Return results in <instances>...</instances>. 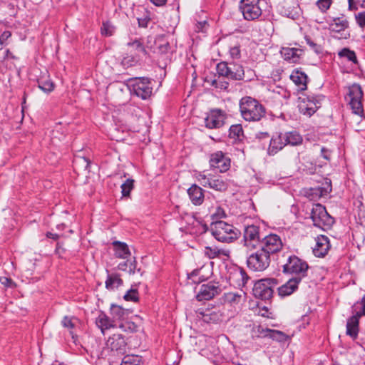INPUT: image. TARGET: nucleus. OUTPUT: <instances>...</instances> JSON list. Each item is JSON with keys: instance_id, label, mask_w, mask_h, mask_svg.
<instances>
[{"instance_id": "1", "label": "nucleus", "mask_w": 365, "mask_h": 365, "mask_svg": "<svg viewBox=\"0 0 365 365\" xmlns=\"http://www.w3.org/2000/svg\"><path fill=\"white\" fill-rule=\"evenodd\" d=\"M239 110L242 119L249 123H257L265 117V107L256 98L244 96L239 101Z\"/></svg>"}, {"instance_id": "2", "label": "nucleus", "mask_w": 365, "mask_h": 365, "mask_svg": "<svg viewBox=\"0 0 365 365\" xmlns=\"http://www.w3.org/2000/svg\"><path fill=\"white\" fill-rule=\"evenodd\" d=\"M212 235L219 242L231 243L237 240L240 234L233 225L224 221L216 220L210 225Z\"/></svg>"}, {"instance_id": "3", "label": "nucleus", "mask_w": 365, "mask_h": 365, "mask_svg": "<svg viewBox=\"0 0 365 365\" xmlns=\"http://www.w3.org/2000/svg\"><path fill=\"white\" fill-rule=\"evenodd\" d=\"M324 96L321 94L302 93L298 98V108L300 113L311 117L321 107Z\"/></svg>"}, {"instance_id": "4", "label": "nucleus", "mask_w": 365, "mask_h": 365, "mask_svg": "<svg viewBox=\"0 0 365 365\" xmlns=\"http://www.w3.org/2000/svg\"><path fill=\"white\" fill-rule=\"evenodd\" d=\"M263 237L259 226L255 225L245 226L241 245L245 249L247 253L252 252L259 248Z\"/></svg>"}, {"instance_id": "5", "label": "nucleus", "mask_w": 365, "mask_h": 365, "mask_svg": "<svg viewBox=\"0 0 365 365\" xmlns=\"http://www.w3.org/2000/svg\"><path fill=\"white\" fill-rule=\"evenodd\" d=\"M310 218L314 226L324 231L330 230L335 222L334 218L327 212L326 207L319 203L313 205Z\"/></svg>"}, {"instance_id": "6", "label": "nucleus", "mask_w": 365, "mask_h": 365, "mask_svg": "<svg viewBox=\"0 0 365 365\" xmlns=\"http://www.w3.org/2000/svg\"><path fill=\"white\" fill-rule=\"evenodd\" d=\"M250 252L246 261L247 266L250 270L263 272L269 267L271 257L263 249L257 248Z\"/></svg>"}, {"instance_id": "7", "label": "nucleus", "mask_w": 365, "mask_h": 365, "mask_svg": "<svg viewBox=\"0 0 365 365\" xmlns=\"http://www.w3.org/2000/svg\"><path fill=\"white\" fill-rule=\"evenodd\" d=\"M347 90L346 100L349 102L352 113L360 117H364V111L362 103L364 93L361 86L358 83H353L348 86Z\"/></svg>"}, {"instance_id": "8", "label": "nucleus", "mask_w": 365, "mask_h": 365, "mask_svg": "<svg viewBox=\"0 0 365 365\" xmlns=\"http://www.w3.org/2000/svg\"><path fill=\"white\" fill-rule=\"evenodd\" d=\"M278 284V280L274 278H264L255 282L253 294L255 297L262 300H269L272 297L274 288Z\"/></svg>"}, {"instance_id": "9", "label": "nucleus", "mask_w": 365, "mask_h": 365, "mask_svg": "<svg viewBox=\"0 0 365 365\" xmlns=\"http://www.w3.org/2000/svg\"><path fill=\"white\" fill-rule=\"evenodd\" d=\"M308 269V264L296 255L289 256L283 265L284 273L295 274L294 277H300L301 280L307 275Z\"/></svg>"}, {"instance_id": "10", "label": "nucleus", "mask_w": 365, "mask_h": 365, "mask_svg": "<svg viewBox=\"0 0 365 365\" xmlns=\"http://www.w3.org/2000/svg\"><path fill=\"white\" fill-rule=\"evenodd\" d=\"M239 9L247 21L258 19L262 14V10L259 6V0H241Z\"/></svg>"}, {"instance_id": "11", "label": "nucleus", "mask_w": 365, "mask_h": 365, "mask_svg": "<svg viewBox=\"0 0 365 365\" xmlns=\"http://www.w3.org/2000/svg\"><path fill=\"white\" fill-rule=\"evenodd\" d=\"M133 94L146 100L150 97L153 92L150 79L146 77L131 78Z\"/></svg>"}, {"instance_id": "12", "label": "nucleus", "mask_w": 365, "mask_h": 365, "mask_svg": "<svg viewBox=\"0 0 365 365\" xmlns=\"http://www.w3.org/2000/svg\"><path fill=\"white\" fill-rule=\"evenodd\" d=\"M227 118V113L220 108L210 109L204 118L205 126L208 129H219L222 128Z\"/></svg>"}, {"instance_id": "13", "label": "nucleus", "mask_w": 365, "mask_h": 365, "mask_svg": "<svg viewBox=\"0 0 365 365\" xmlns=\"http://www.w3.org/2000/svg\"><path fill=\"white\" fill-rule=\"evenodd\" d=\"M283 247L282 240L276 234L264 236L259 248L263 249L270 257L279 252Z\"/></svg>"}, {"instance_id": "14", "label": "nucleus", "mask_w": 365, "mask_h": 365, "mask_svg": "<svg viewBox=\"0 0 365 365\" xmlns=\"http://www.w3.org/2000/svg\"><path fill=\"white\" fill-rule=\"evenodd\" d=\"M131 85V78H125L120 74L115 75V94L125 101H129L133 94Z\"/></svg>"}, {"instance_id": "15", "label": "nucleus", "mask_w": 365, "mask_h": 365, "mask_svg": "<svg viewBox=\"0 0 365 365\" xmlns=\"http://www.w3.org/2000/svg\"><path fill=\"white\" fill-rule=\"evenodd\" d=\"M129 312L120 306L115 305V329L123 332H132L134 329V323L128 320Z\"/></svg>"}, {"instance_id": "16", "label": "nucleus", "mask_w": 365, "mask_h": 365, "mask_svg": "<svg viewBox=\"0 0 365 365\" xmlns=\"http://www.w3.org/2000/svg\"><path fill=\"white\" fill-rule=\"evenodd\" d=\"M222 289L219 282H210L200 286L196 295L198 301L210 300L220 294Z\"/></svg>"}, {"instance_id": "17", "label": "nucleus", "mask_w": 365, "mask_h": 365, "mask_svg": "<svg viewBox=\"0 0 365 365\" xmlns=\"http://www.w3.org/2000/svg\"><path fill=\"white\" fill-rule=\"evenodd\" d=\"M209 162L211 168L218 169L220 173H225L230 168V159L222 151L212 153Z\"/></svg>"}, {"instance_id": "18", "label": "nucleus", "mask_w": 365, "mask_h": 365, "mask_svg": "<svg viewBox=\"0 0 365 365\" xmlns=\"http://www.w3.org/2000/svg\"><path fill=\"white\" fill-rule=\"evenodd\" d=\"M249 279L245 270L240 267H233L229 274L230 283L238 288L245 287Z\"/></svg>"}, {"instance_id": "19", "label": "nucleus", "mask_w": 365, "mask_h": 365, "mask_svg": "<svg viewBox=\"0 0 365 365\" xmlns=\"http://www.w3.org/2000/svg\"><path fill=\"white\" fill-rule=\"evenodd\" d=\"M331 247L329 239L326 235H319L316 239V245L313 249L314 255L317 257H324Z\"/></svg>"}, {"instance_id": "20", "label": "nucleus", "mask_w": 365, "mask_h": 365, "mask_svg": "<svg viewBox=\"0 0 365 365\" xmlns=\"http://www.w3.org/2000/svg\"><path fill=\"white\" fill-rule=\"evenodd\" d=\"M91 162L88 158L76 154L73 160V167L78 174H88L90 173Z\"/></svg>"}, {"instance_id": "21", "label": "nucleus", "mask_w": 365, "mask_h": 365, "mask_svg": "<svg viewBox=\"0 0 365 365\" xmlns=\"http://www.w3.org/2000/svg\"><path fill=\"white\" fill-rule=\"evenodd\" d=\"M284 138L283 133H277L272 135L267 149L269 155H274L286 146Z\"/></svg>"}, {"instance_id": "22", "label": "nucleus", "mask_w": 365, "mask_h": 365, "mask_svg": "<svg viewBox=\"0 0 365 365\" xmlns=\"http://www.w3.org/2000/svg\"><path fill=\"white\" fill-rule=\"evenodd\" d=\"M290 79L297 86L299 91H304L307 88L308 76L301 68L293 70Z\"/></svg>"}, {"instance_id": "23", "label": "nucleus", "mask_w": 365, "mask_h": 365, "mask_svg": "<svg viewBox=\"0 0 365 365\" xmlns=\"http://www.w3.org/2000/svg\"><path fill=\"white\" fill-rule=\"evenodd\" d=\"M303 52V50L299 48L282 47L280 50V53L284 59L291 63H298Z\"/></svg>"}, {"instance_id": "24", "label": "nucleus", "mask_w": 365, "mask_h": 365, "mask_svg": "<svg viewBox=\"0 0 365 365\" xmlns=\"http://www.w3.org/2000/svg\"><path fill=\"white\" fill-rule=\"evenodd\" d=\"M301 282L300 277H292L289 279L285 284L278 287V294L282 297H285L291 295L295 292L298 285Z\"/></svg>"}, {"instance_id": "25", "label": "nucleus", "mask_w": 365, "mask_h": 365, "mask_svg": "<svg viewBox=\"0 0 365 365\" xmlns=\"http://www.w3.org/2000/svg\"><path fill=\"white\" fill-rule=\"evenodd\" d=\"M187 194L191 202L194 205H200L204 202V190L196 184H193L187 189Z\"/></svg>"}, {"instance_id": "26", "label": "nucleus", "mask_w": 365, "mask_h": 365, "mask_svg": "<svg viewBox=\"0 0 365 365\" xmlns=\"http://www.w3.org/2000/svg\"><path fill=\"white\" fill-rule=\"evenodd\" d=\"M96 324L104 335L108 330L114 327V321L110 319L104 312H102L96 318Z\"/></svg>"}, {"instance_id": "27", "label": "nucleus", "mask_w": 365, "mask_h": 365, "mask_svg": "<svg viewBox=\"0 0 365 365\" xmlns=\"http://www.w3.org/2000/svg\"><path fill=\"white\" fill-rule=\"evenodd\" d=\"M349 21L346 16L342 14L340 17H335L333 19L332 22L329 24V30L331 32L340 33L344 31L349 28Z\"/></svg>"}, {"instance_id": "28", "label": "nucleus", "mask_w": 365, "mask_h": 365, "mask_svg": "<svg viewBox=\"0 0 365 365\" xmlns=\"http://www.w3.org/2000/svg\"><path fill=\"white\" fill-rule=\"evenodd\" d=\"M359 317L355 314L347 319L346 334L353 339H356L359 332Z\"/></svg>"}, {"instance_id": "29", "label": "nucleus", "mask_w": 365, "mask_h": 365, "mask_svg": "<svg viewBox=\"0 0 365 365\" xmlns=\"http://www.w3.org/2000/svg\"><path fill=\"white\" fill-rule=\"evenodd\" d=\"M245 71L242 65L230 63L227 78L232 80L240 81L244 78Z\"/></svg>"}, {"instance_id": "30", "label": "nucleus", "mask_w": 365, "mask_h": 365, "mask_svg": "<svg viewBox=\"0 0 365 365\" xmlns=\"http://www.w3.org/2000/svg\"><path fill=\"white\" fill-rule=\"evenodd\" d=\"M284 140L286 145L297 146L303 142L302 136L297 131H289L283 133Z\"/></svg>"}, {"instance_id": "31", "label": "nucleus", "mask_w": 365, "mask_h": 365, "mask_svg": "<svg viewBox=\"0 0 365 365\" xmlns=\"http://www.w3.org/2000/svg\"><path fill=\"white\" fill-rule=\"evenodd\" d=\"M204 253L209 259L230 256V251L228 250L220 249L217 247L207 246L205 247Z\"/></svg>"}, {"instance_id": "32", "label": "nucleus", "mask_w": 365, "mask_h": 365, "mask_svg": "<svg viewBox=\"0 0 365 365\" xmlns=\"http://www.w3.org/2000/svg\"><path fill=\"white\" fill-rule=\"evenodd\" d=\"M261 334H263L265 337H268L279 342H284L288 339V336L279 330L266 329H262Z\"/></svg>"}, {"instance_id": "33", "label": "nucleus", "mask_w": 365, "mask_h": 365, "mask_svg": "<svg viewBox=\"0 0 365 365\" xmlns=\"http://www.w3.org/2000/svg\"><path fill=\"white\" fill-rule=\"evenodd\" d=\"M209 187L216 191L225 192L229 187V183L227 180L222 177H212V181L209 184Z\"/></svg>"}, {"instance_id": "34", "label": "nucleus", "mask_w": 365, "mask_h": 365, "mask_svg": "<svg viewBox=\"0 0 365 365\" xmlns=\"http://www.w3.org/2000/svg\"><path fill=\"white\" fill-rule=\"evenodd\" d=\"M241 43L239 38L237 37H232L230 38V49L229 53L231 58L234 59H239L241 57Z\"/></svg>"}, {"instance_id": "35", "label": "nucleus", "mask_w": 365, "mask_h": 365, "mask_svg": "<svg viewBox=\"0 0 365 365\" xmlns=\"http://www.w3.org/2000/svg\"><path fill=\"white\" fill-rule=\"evenodd\" d=\"M114 347V339L109 336L107 340L105 346L103 348L101 351L102 358H107L110 365H111V359L113 356V351Z\"/></svg>"}, {"instance_id": "36", "label": "nucleus", "mask_w": 365, "mask_h": 365, "mask_svg": "<svg viewBox=\"0 0 365 365\" xmlns=\"http://www.w3.org/2000/svg\"><path fill=\"white\" fill-rule=\"evenodd\" d=\"M130 256V252L126 243L115 240V257L125 259Z\"/></svg>"}, {"instance_id": "37", "label": "nucleus", "mask_w": 365, "mask_h": 365, "mask_svg": "<svg viewBox=\"0 0 365 365\" xmlns=\"http://www.w3.org/2000/svg\"><path fill=\"white\" fill-rule=\"evenodd\" d=\"M339 58H346L347 61L352 62L354 64H358L359 61L355 51L349 48H344L338 52Z\"/></svg>"}, {"instance_id": "38", "label": "nucleus", "mask_w": 365, "mask_h": 365, "mask_svg": "<svg viewBox=\"0 0 365 365\" xmlns=\"http://www.w3.org/2000/svg\"><path fill=\"white\" fill-rule=\"evenodd\" d=\"M197 317L206 323L215 322L218 319L217 314L215 312L207 310L205 312L200 309L197 312Z\"/></svg>"}, {"instance_id": "39", "label": "nucleus", "mask_w": 365, "mask_h": 365, "mask_svg": "<svg viewBox=\"0 0 365 365\" xmlns=\"http://www.w3.org/2000/svg\"><path fill=\"white\" fill-rule=\"evenodd\" d=\"M118 269L122 271H125L130 274H134L136 269V261L134 259L133 261H125L118 264Z\"/></svg>"}, {"instance_id": "40", "label": "nucleus", "mask_w": 365, "mask_h": 365, "mask_svg": "<svg viewBox=\"0 0 365 365\" xmlns=\"http://www.w3.org/2000/svg\"><path fill=\"white\" fill-rule=\"evenodd\" d=\"M38 87L45 93H50L53 91L55 85L53 82L48 78L44 79L41 78L38 80Z\"/></svg>"}, {"instance_id": "41", "label": "nucleus", "mask_w": 365, "mask_h": 365, "mask_svg": "<svg viewBox=\"0 0 365 365\" xmlns=\"http://www.w3.org/2000/svg\"><path fill=\"white\" fill-rule=\"evenodd\" d=\"M243 135L244 131L241 124H235L230 126L229 129V136L231 138L240 140Z\"/></svg>"}, {"instance_id": "42", "label": "nucleus", "mask_w": 365, "mask_h": 365, "mask_svg": "<svg viewBox=\"0 0 365 365\" xmlns=\"http://www.w3.org/2000/svg\"><path fill=\"white\" fill-rule=\"evenodd\" d=\"M120 365H143V361L138 355H126L122 359Z\"/></svg>"}, {"instance_id": "43", "label": "nucleus", "mask_w": 365, "mask_h": 365, "mask_svg": "<svg viewBox=\"0 0 365 365\" xmlns=\"http://www.w3.org/2000/svg\"><path fill=\"white\" fill-rule=\"evenodd\" d=\"M134 180L127 179L120 186L122 197H129L130 192L134 188Z\"/></svg>"}, {"instance_id": "44", "label": "nucleus", "mask_w": 365, "mask_h": 365, "mask_svg": "<svg viewBox=\"0 0 365 365\" xmlns=\"http://www.w3.org/2000/svg\"><path fill=\"white\" fill-rule=\"evenodd\" d=\"M242 298V294L238 292H229L225 294V300L231 304H239Z\"/></svg>"}, {"instance_id": "45", "label": "nucleus", "mask_w": 365, "mask_h": 365, "mask_svg": "<svg viewBox=\"0 0 365 365\" xmlns=\"http://www.w3.org/2000/svg\"><path fill=\"white\" fill-rule=\"evenodd\" d=\"M202 268L196 269L192 270L190 274H187L189 279H192L194 282L200 283L206 279L204 276L200 275V272Z\"/></svg>"}, {"instance_id": "46", "label": "nucleus", "mask_w": 365, "mask_h": 365, "mask_svg": "<svg viewBox=\"0 0 365 365\" xmlns=\"http://www.w3.org/2000/svg\"><path fill=\"white\" fill-rule=\"evenodd\" d=\"M115 335H118V339H116L118 341L117 344L118 345V347L115 348V351L118 354H123L124 351L123 348L126 346V342L125 341V336L120 332L115 334Z\"/></svg>"}, {"instance_id": "47", "label": "nucleus", "mask_w": 365, "mask_h": 365, "mask_svg": "<svg viewBox=\"0 0 365 365\" xmlns=\"http://www.w3.org/2000/svg\"><path fill=\"white\" fill-rule=\"evenodd\" d=\"M125 301H130L136 302L138 301V292L137 289H129L123 297Z\"/></svg>"}, {"instance_id": "48", "label": "nucleus", "mask_w": 365, "mask_h": 365, "mask_svg": "<svg viewBox=\"0 0 365 365\" xmlns=\"http://www.w3.org/2000/svg\"><path fill=\"white\" fill-rule=\"evenodd\" d=\"M305 41L307 43L309 46L310 48L312 49L316 53H322L323 48L321 45L314 43L309 36H305Z\"/></svg>"}, {"instance_id": "49", "label": "nucleus", "mask_w": 365, "mask_h": 365, "mask_svg": "<svg viewBox=\"0 0 365 365\" xmlns=\"http://www.w3.org/2000/svg\"><path fill=\"white\" fill-rule=\"evenodd\" d=\"M229 70V63L226 62H220L217 65V71L220 76L227 78Z\"/></svg>"}, {"instance_id": "50", "label": "nucleus", "mask_w": 365, "mask_h": 365, "mask_svg": "<svg viewBox=\"0 0 365 365\" xmlns=\"http://www.w3.org/2000/svg\"><path fill=\"white\" fill-rule=\"evenodd\" d=\"M128 45L134 48L138 53L145 54L146 53L143 43L139 40H135L131 43H128Z\"/></svg>"}, {"instance_id": "51", "label": "nucleus", "mask_w": 365, "mask_h": 365, "mask_svg": "<svg viewBox=\"0 0 365 365\" xmlns=\"http://www.w3.org/2000/svg\"><path fill=\"white\" fill-rule=\"evenodd\" d=\"M0 282L6 288H14L16 286V283L12 280V279L7 277H1Z\"/></svg>"}, {"instance_id": "52", "label": "nucleus", "mask_w": 365, "mask_h": 365, "mask_svg": "<svg viewBox=\"0 0 365 365\" xmlns=\"http://www.w3.org/2000/svg\"><path fill=\"white\" fill-rule=\"evenodd\" d=\"M355 19H356V21L359 27L364 28L365 27V11L355 14Z\"/></svg>"}, {"instance_id": "53", "label": "nucleus", "mask_w": 365, "mask_h": 365, "mask_svg": "<svg viewBox=\"0 0 365 365\" xmlns=\"http://www.w3.org/2000/svg\"><path fill=\"white\" fill-rule=\"evenodd\" d=\"M226 217L225 212L221 207H217L215 212L212 214V220H218Z\"/></svg>"}, {"instance_id": "54", "label": "nucleus", "mask_w": 365, "mask_h": 365, "mask_svg": "<svg viewBox=\"0 0 365 365\" xmlns=\"http://www.w3.org/2000/svg\"><path fill=\"white\" fill-rule=\"evenodd\" d=\"M331 4V0H318L317 4L319 9L322 11H326Z\"/></svg>"}, {"instance_id": "55", "label": "nucleus", "mask_w": 365, "mask_h": 365, "mask_svg": "<svg viewBox=\"0 0 365 365\" xmlns=\"http://www.w3.org/2000/svg\"><path fill=\"white\" fill-rule=\"evenodd\" d=\"M112 28V26L110 22H104L103 24V26L101 27V34L104 36H111L112 35V31L110 29Z\"/></svg>"}, {"instance_id": "56", "label": "nucleus", "mask_w": 365, "mask_h": 365, "mask_svg": "<svg viewBox=\"0 0 365 365\" xmlns=\"http://www.w3.org/2000/svg\"><path fill=\"white\" fill-rule=\"evenodd\" d=\"M61 324L63 327L68 329H73L75 327L74 324L72 322V319L68 317V316L63 317V319L61 321Z\"/></svg>"}, {"instance_id": "57", "label": "nucleus", "mask_w": 365, "mask_h": 365, "mask_svg": "<svg viewBox=\"0 0 365 365\" xmlns=\"http://www.w3.org/2000/svg\"><path fill=\"white\" fill-rule=\"evenodd\" d=\"M200 184L204 187H209V184L212 181L213 176H210V175L207 176L205 175H200Z\"/></svg>"}, {"instance_id": "58", "label": "nucleus", "mask_w": 365, "mask_h": 365, "mask_svg": "<svg viewBox=\"0 0 365 365\" xmlns=\"http://www.w3.org/2000/svg\"><path fill=\"white\" fill-rule=\"evenodd\" d=\"M358 303L360 304L361 307L359 311L356 312V314L361 318L362 316H365V296Z\"/></svg>"}, {"instance_id": "59", "label": "nucleus", "mask_w": 365, "mask_h": 365, "mask_svg": "<svg viewBox=\"0 0 365 365\" xmlns=\"http://www.w3.org/2000/svg\"><path fill=\"white\" fill-rule=\"evenodd\" d=\"M150 21V18L148 16H145L143 18H138V25L140 27L146 28L148 23Z\"/></svg>"}, {"instance_id": "60", "label": "nucleus", "mask_w": 365, "mask_h": 365, "mask_svg": "<svg viewBox=\"0 0 365 365\" xmlns=\"http://www.w3.org/2000/svg\"><path fill=\"white\" fill-rule=\"evenodd\" d=\"M11 36V32L10 31H4L0 35V44L4 45L6 41Z\"/></svg>"}, {"instance_id": "61", "label": "nucleus", "mask_w": 365, "mask_h": 365, "mask_svg": "<svg viewBox=\"0 0 365 365\" xmlns=\"http://www.w3.org/2000/svg\"><path fill=\"white\" fill-rule=\"evenodd\" d=\"M331 150L324 148V147H322V149H321V153H322V156L327 160H330L331 159Z\"/></svg>"}, {"instance_id": "62", "label": "nucleus", "mask_w": 365, "mask_h": 365, "mask_svg": "<svg viewBox=\"0 0 365 365\" xmlns=\"http://www.w3.org/2000/svg\"><path fill=\"white\" fill-rule=\"evenodd\" d=\"M65 252L63 247V243L58 242L56 245L55 253L59 257H61L62 254Z\"/></svg>"}, {"instance_id": "63", "label": "nucleus", "mask_w": 365, "mask_h": 365, "mask_svg": "<svg viewBox=\"0 0 365 365\" xmlns=\"http://www.w3.org/2000/svg\"><path fill=\"white\" fill-rule=\"evenodd\" d=\"M114 283V277L113 274L108 275V279L106 282V287L108 289H113V284Z\"/></svg>"}, {"instance_id": "64", "label": "nucleus", "mask_w": 365, "mask_h": 365, "mask_svg": "<svg viewBox=\"0 0 365 365\" xmlns=\"http://www.w3.org/2000/svg\"><path fill=\"white\" fill-rule=\"evenodd\" d=\"M269 133L268 132H259L256 134V138L258 140L268 139Z\"/></svg>"}]
</instances>
